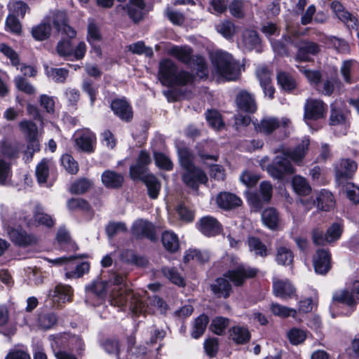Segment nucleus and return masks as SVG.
<instances>
[{"instance_id":"1","label":"nucleus","mask_w":359,"mask_h":359,"mask_svg":"<svg viewBox=\"0 0 359 359\" xmlns=\"http://www.w3.org/2000/svg\"><path fill=\"white\" fill-rule=\"evenodd\" d=\"M179 163L183 169L182 180L183 183L193 190H198L200 184H206L208 177L205 172L194 163V155L186 147L177 149Z\"/></svg>"},{"instance_id":"2","label":"nucleus","mask_w":359,"mask_h":359,"mask_svg":"<svg viewBox=\"0 0 359 359\" xmlns=\"http://www.w3.org/2000/svg\"><path fill=\"white\" fill-rule=\"evenodd\" d=\"M196 77V74L188 71L179 70L177 65L170 58H163L159 62L158 79L163 86H186L194 83Z\"/></svg>"},{"instance_id":"3","label":"nucleus","mask_w":359,"mask_h":359,"mask_svg":"<svg viewBox=\"0 0 359 359\" xmlns=\"http://www.w3.org/2000/svg\"><path fill=\"white\" fill-rule=\"evenodd\" d=\"M210 60L219 76L229 79L236 77L239 65L231 54L221 50H217L210 55Z\"/></svg>"},{"instance_id":"4","label":"nucleus","mask_w":359,"mask_h":359,"mask_svg":"<svg viewBox=\"0 0 359 359\" xmlns=\"http://www.w3.org/2000/svg\"><path fill=\"white\" fill-rule=\"evenodd\" d=\"M258 273L259 269L257 268L240 263L233 268L225 271L224 276L227 278L234 287H241L245 284L248 280L255 278Z\"/></svg>"},{"instance_id":"5","label":"nucleus","mask_w":359,"mask_h":359,"mask_svg":"<svg viewBox=\"0 0 359 359\" xmlns=\"http://www.w3.org/2000/svg\"><path fill=\"white\" fill-rule=\"evenodd\" d=\"M266 171L273 178L281 180L294 174L295 169L287 157L277 155L267 165Z\"/></svg>"},{"instance_id":"6","label":"nucleus","mask_w":359,"mask_h":359,"mask_svg":"<svg viewBox=\"0 0 359 359\" xmlns=\"http://www.w3.org/2000/svg\"><path fill=\"white\" fill-rule=\"evenodd\" d=\"M195 227L207 238L218 236L224 231L222 224L212 215H205L199 218L195 224Z\"/></svg>"},{"instance_id":"7","label":"nucleus","mask_w":359,"mask_h":359,"mask_svg":"<svg viewBox=\"0 0 359 359\" xmlns=\"http://www.w3.org/2000/svg\"><path fill=\"white\" fill-rule=\"evenodd\" d=\"M294 46L297 49L294 60L298 62H313L311 56L318 55L321 50L318 43L309 40H303L299 43H295Z\"/></svg>"},{"instance_id":"8","label":"nucleus","mask_w":359,"mask_h":359,"mask_svg":"<svg viewBox=\"0 0 359 359\" xmlns=\"http://www.w3.org/2000/svg\"><path fill=\"white\" fill-rule=\"evenodd\" d=\"M273 187L269 181H263L259 184V192L250 194L248 201L256 211H260L272 198Z\"/></svg>"},{"instance_id":"9","label":"nucleus","mask_w":359,"mask_h":359,"mask_svg":"<svg viewBox=\"0 0 359 359\" xmlns=\"http://www.w3.org/2000/svg\"><path fill=\"white\" fill-rule=\"evenodd\" d=\"M358 168L357 163L351 158H341L334 167L335 180L338 184H343L351 180Z\"/></svg>"},{"instance_id":"10","label":"nucleus","mask_w":359,"mask_h":359,"mask_svg":"<svg viewBox=\"0 0 359 359\" xmlns=\"http://www.w3.org/2000/svg\"><path fill=\"white\" fill-rule=\"evenodd\" d=\"M151 163V158L146 149L140 151L135 163L129 167V177L133 182H137L140 176L148 174L149 165Z\"/></svg>"},{"instance_id":"11","label":"nucleus","mask_w":359,"mask_h":359,"mask_svg":"<svg viewBox=\"0 0 359 359\" xmlns=\"http://www.w3.org/2000/svg\"><path fill=\"white\" fill-rule=\"evenodd\" d=\"M314 271L316 274L325 276L332 269V255L329 249H317L312 257Z\"/></svg>"},{"instance_id":"12","label":"nucleus","mask_w":359,"mask_h":359,"mask_svg":"<svg viewBox=\"0 0 359 359\" xmlns=\"http://www.w3.org/2000/svg\"><path fill=\"white\" fill-rule=\"evenodd\" d=\"M0 52L8 57L11 63L14 67H20V71L25 76H34L37 71L36 68L31 65H27L25 63L20 64V58L18 53L9 45L5 43H0Z\"/></svg>"},{"instance_id":"13","label":"nucleus","mask_w":359,"mask_h":359,"mask_svg":"<svg viewBox=\"0 0 359 359\" xmlns=\"http://www.w3.org/2000/svg\"><path fill=\"white\" fill-rule=\"evenodd\" d=\"M327 105L323 100L308 99L304 105V117L305 119L317 121L325 117Z\"/></svg>"},{"instance_id":"14","label":"nucleus","mask_w":359,"mask_h":359,"mask_svg":"<svg viewBox=\"0 0 359 359\" xmlns=\"http://www.w3.org/2000/svg\"><path fill=\"white\" fill-rule=\"evenodd\" d=\"M238 111L253 114L257 111V104L254 95L246 90H240L235 98Z\"/></svg>"},{"instance_id":"15","label":"nucleus","mask_w":359,"mask_h":359,"mask_svg":"<svg viewBox=\"0 0 359 359\" xmlns=\"http://www.w3.org/2000/svg\"><path fill=\"white\" fill-rule=\"evenodd\" d=\"M114 114L121 121L130 123L133 118V109L126 98H115L110 104Z\"/></svg>"},{"instance_id":"16","label":"nucleus","mask_w":359,"mask_h":359,"mask_svg":"<svg viewBox=\"0 0 359 359\" xmlns=\"http://www.w3.org/2000/svg\"><path fill=\"white\" fill-rule=\"evenodd\" d=\"M131 232L137 238L144 237L153 242L157 240L156 227L152 222L147 220L134 223L131 227Z\"/></svg>"},{"instance_id":"17","label":"nucleus","mask_w":359,"mask_h":359,"mask_svg":"<svg viewBox=\"0 0 359 359\" xmlns=\"http://www.w3.org/2000/svg\"><path fill=\"white\" fill-rule=\"evenodd\" d=\"M74 142L75 146L81 151L92 154L95 150L94 144L96 142V136L90 130H85L80 133Z\"/></svg>"},{"instance_id":"18","label":"nucleus","mask_w":359,"mask_h":359,"mask_svg":"<svg viewBox=\"0 0 359 359\" xmlns=\"http://www.w3.org/2000/svg\"><path fill=\"white\" fill-rule=\"evenodd\" d=\"M53 26L57 32H61L72 41L76 36V30L68 24V18L65 12L57 13L53 18Z\"/></svg>"},{"instance_id":"19","label":"nucleus","mask_w":359,"mask_h":359,"mask_svg":"<svg viewBox=\"0 0 359 359\" xmlns=\"http://www.w3.org/2000/svg\"><path fill=\"white\" fill-rule=\"evenodd\" d=\"M194 50L189 46L173 45L169 50L168 54L175 57L178 62L189 65L195 61Z\"/></svg>"},{"instance_id":"20","label":"nucleus","mask_w":359,"mask_h":359,"mask_svg":"<svg viewBox=\"0 0 359 359\" xmlns=\"http://www.w3.org/2000/svg\"><path fill=\"white\" fill-rule=\"evenodd\" d=\"M228 333L229 339L236 345H245L250 341L252 337L248 327L239 325L231 327Z\"/></svg>"},{"instance_id":"21","label":"nucleus","mask_w":359,"mask_h":359,"mask_svg":"<svg viewBox=\"0 0 359 359\" xmlns=\"http://www.w3.org/2000/svg\"><path fill=\"white\" fill-rule=\"evenodd\" d=\"M219 208L224 210H233L242 205V200L236 194L229 191H222L216 197Z\"/></svg>"},{"instance_id":"22","label":"nucleus","mask_w":359,"mask_h":359,"mask_svg":"<svg viewBox=\"0 0 359 359\" xmlns=\"http://www.w3.org/2000/svg\"><path fill=\"white\" fill-rule=\"evenodd\" d=\"M10 237L13 243L20 247L26 248L37 243V238L32 234L20 229H13L10 233Z\"/></svg>"},{"instance_id":"23","label":"nucleus","mask_w":359,"mask_h":359,"mask_svg":"<svg viewBox=\"0 0 359 359\" xmlns=\"http://www.w3.org/2000/svg\"><path fill=\"white\" fill-rule=\"evenodd\" d=\"M273 292L274 295L282 299H292L296 295V289L287 280H278L273 283Z\"/></svg>"},{"instance_id":"24","label":"nucleus","mask_w":359,"mask_h":359,"mask_svg":"<svg viewBox=\"0 0 359 359\" xmlns=\"http://www.w3.org/2000/svg\"><path fill=\"white\" fill-rule=\"evenodd\" d=\"M101 180L107 189H119L123 187L124 177L121 173L108 169L102 173Z\"/></svg>"},{"instance_id":"25","label":"nucleus","mask_w":359,"mask_h":359,"mask_svg":"<svg viewBox=\"0 0 359 359\" xmlns=\"http://www.w3.org/2000/svg\"><path fill=\"white\" fill-rule=\"evenodd\" d=\"M210 290L217 298L224 299L229 298L233 292L232 285L224 276L215 278L210 285Z\"/></svg>"},{"instance_id":"26","label":"nucleus","mask_w":359,"mask_h":359,"mask_svg":"<svg viewBox=\"0 0 359 359\" xmlns=\"http://www.w3.org/2000/svg\"><path fill=\"white\" fill-rule=\"evenodd\" d=\"M137 181L144 183L147 189V194L151 199H156L158 197L161 184L153 173L142 175Z\"/></svg>"},{"instance_id":"27","label":"nucleus","mask_w":359,"mask_h":359,"mask_svg":"<svg viewBox=\"0 0 359 359\" xmlns=\"http://www.w3.org/2000/svg\"><path fill=\"white\" fill-rule=\"evenodd\" d=\"M309 144V139L304 138L293 149L285 151L283 155L294 163L302 162L307 154Z\"/></svg>"},{"instance_id":"28","label":"nucleus","mask_w":359,"mask_h":359,"mask_svg":"<svg viewBox=\"0 0 359 359\" xmlns=\"http://www.w3.org/2000/svg\"><path fill=\"white\" fill-rule=\"evenodd\" d=\"M263 224L269 229L277 230L280 224V215L278 210L273 207L264 209L261 215Z\"/></svg>"},{"instance_id":"29","label":"nucleus","mask_w":359,"mask_h":359,"mask_svg":"<svg viewBox=\"0 0 359 359\" xmlns=\"http://www.w3.org/2000/svg\"><path fill=\"white\" fill-rule=\"evenodd\" d=\"M247 244L249 250L254 252L256 257L264 258L271 254V250L258 236H249L247 239Z\"/></svg>"},{"instance_id":"30","label":"nucleus","mask_w":359,"mask_h":359,"mask_svg":"<svg viewBox=\"0 0 359 359\" xmlns=\"http://www.w3.org/2000/svg\"><path fill=\"white\" fill-rule=\"evenodd\" d=\"M313 203L318 210L327 212L334 206L335 200L333 194L330 191L323 189L318 194Z\"/></svg>"},{"instance_id":"31","label":"nucleus","mask_w":359,"mask_h":359,"mask_svg":"<svg viewBox=\"0 0 359 359\" xmlns=\"http://www.w3.org/2000/svg\"><path fill=\"white\" fill-rule=\"evenodd\" d=\"M280 123L277 118H264L255 126L257 132L264 135H271L276 130L280 128Z\"/></svg>"},{"instance_id":"32","label":"nucleus","mask_w":359,"mask_h":359,"mask_svg":"<svg viewBox=\"0 0 359 359\" xmlns=\"http://www.w3.org/2000/svg\"><path fill=\"white\" fill-rule=\"evenodd\" d=\"M161 243L163 248L169 253L174 254L180 250L178 236L172 231H163L161 235Z\"/></svg>"},{"instance_id":"33","label":"nucleus","mask_w":359,"mask_h":359,"mask_svg":"<svg viewBox=\"0 0 359 359\" xmlns=\"http://www.w3.org/2000/svg\"><path fill=\"white\" fill-rule=\"evenodd\" d=\"M51 30V25L49 22H41L39 25L32 27L31 34L34 40L43 41L50 38Z\"/></svg>"},{"instance_id":"34","label":"nucleus","mask_w":359,"mask_h":359,"mask_svg":"<svg viewBox=\"0 0 359 359\" xmlns=\"http://www.w3.org/2000/svg\"><path fill=\"white\" fill-rule=\"evenodd\" d=\"M275 260L278 265L290 266L293 264L294 253L286 246H280L276 248Z\"/></svg>"},{"instance_id":"35","label":"nucleus","mask_w":359,"mask_h":359,"mask_svg":"<svg viewBox=\"0 0 359 359\" xmlns=\"http://www.w3.org/2000/svg\"><path fill=\"white\" fill-rule=\"evenodd\" d=\"M53 301L65 303L72 301V287L69 285H57L54 290L50 292Z\"/></svg>"},{"instance_id":"36","label":"nucleus","mask_w":359,"mask_h":359,"mask_svg":"<svg viewBox=\"0 0 359 359\" xmlns=\"http://www.w3.org/2000/svg\"><path fill=\"white\" fill-rule=\"evenodd\" d=\"M210 322L208 316L205 313H201L194 320L191 335L194 339H199L206 330L207 326Z\"/></svg>"},{"instance_id":"37","label":"nucleus","mask_w":359,"mask_h":359,"mask_svg":"<svg viewBox=\"0 0 359 359\" xmlns=\"http://www.w3.org/2000/svg\"><path fill=\"white\" fill-rule=\"evenodd\" d=\"M9 312L6 306H0V334L6 337H11L15 334V329L8 326Z\"/></svg>"},{"instance_id":"38","label":"nucleus","mask_w":359,"mask_h":359,"mask_svg":"<svg viewBox=\"0 0 359 359\" xmlns=\"http://www.w3.org/2000/svg\"><path fill=\"white\" fill-rule=\"evenodd\" d=\"M277 83L281 89L286 92H291L297 88L295 79L285 72H280L277 74Z\"/></svg>"},{"instance_id":"39","label":"nucleus","mask_w":359,"mask_h":359,"mask_svg":"<svg viewBox=\"0 0 359 359\" xmlns=\"http://www.w3.org/2000/svg\"><path fill=\"white\" fill-rule=\"evenodd\" d=\"M229 324V319L223 316L215 317L210 325L209 329L211 332L218 336H222Z\"/></svg>"},{"instance_id":"40","label":"nucleus","mask_w":359,"mask_h":359,"mask_svg":"<svg viewBox=\"0 0 359 359\" xmlns=\"http://www.w3.org/2000/svg\"><path fill=\"white\" fill-rule=\"evenodd\" d=\"M49 172V160L43 158L36 165L35 170L36 178L39 184H45L47 182Z\"/></svg>"},{"instance_id":"41","label":"nucleus","mask_w":359,"mask_h":359,"mask_svg":"<svg viewBox=\"0 0 359 359\" xmlns=\"http://www.w3.org/2000/svg\"><path fill=\"white\" fill-rule=\"evenodd\" d=\"M153 156L155 165L160 170L170 171L173 169V163L165 154L161 151H154Z\"/></svg>"},{"instance_id":"42","label":"nucleus","mask_w":359,"mask_h":359,"mask_svg":"<svg viewBox=\"0 0 359 359\" xmlns=\"http://www.w3.org/2000/svg\"><path fill=\"white\" fill-rule=\"evenodd\" d=\"M161 273L163 275L169 279V280L180 287H184L186 283L184 279L182 277L180 273L175 267L164 266L161 269Z\"/></svg>"},{"instance_id":"43","label":"nucleus","mask_w":359,"mask_h":359,"mask_svg":"<svg viewBox=\"0 0 359 359\" xmlns=\"http://www.w3.org/2000/svg\"><path fill=\"white\" fill-rule=\"evenodd\" d=\"M57 322V317L53 312L41 313L38 316V325L47 330L51 329Z\"/></svg>"},{"instance_id":"44","label":"nucleus","mask_w":359,"mask_h":359,"mask_svg":"<svg viewBox=\"0 0 359 359\" xmlns=\"http://www.w3.org/2000/svg\"><path fill=\"white\" fill-rule=\"evenodd\" d=\"M332 302L335 304H341L352 307L356 304L353 295L348 289L336 292L332 297Z\"/></svg>"},{"instance_id":"45","label":"nucleus","mask_w":359,"mask_h":359,"mask_svg":"<svg viewBox=\"0 0 359 359\" xmlns=\"http://www.w3.org/2000/svg\"><path fill=\"white\" fill-rule=\"evenodd\" d=\"M297 68L307 79L310 84L313 85L316 88H318L322 81V74L320 72L319 70L309 69L304 66H297Z\"/></svg>"},{"instance_id":"46","label":"nucleus","mask_w":359,"mask_h":359,"mask_svg":"<svg viewBox=\"0 0 359 359\" xmlns=\"http://www.w3.org/2000/svg\"><path fill=\"white\" fill-rule=\"evenodd\" d=\"M346 121V116L343 109L339 107L331 105L329 124L335 126L345 124Z\"/></svg>"},{"instance_id":"47","label":"nucleus","mask_w":359,"mask_h":359,"mask_svg":"<svg viewBox=\"0 0 359 359\" xmlns=\"http://www.w3.org/2000/svg\"><path fill=\"white\" fill-rule=\"evenodd\" d=\"M92 185V182L88 178H80L72 184L70 191L74 194H83L86 193Z\"/></svg>"},{"instance_id":"48","label":"nucleus","mask_w":359,"mask_h":359,"mask_svg":"<svg viewBox=\"0 0 359 359\" xmlns=\"http://www.w3.org/2000/svg\"><path fill=\"white\" fill-rule=\"evenodd\" d=\"M126 262L141 268L146 267L149 263L146 257L137 255L132 250L126 252Z\"/></svg>"},{"instance_id":"49","label":"nucleus","mask_w":359,"mask_h":359,"mask_svg":"<svg viewBox=\"0 0 359 359\" xmlns=\"http://www.w3.org/2000/svg\"><path fill=\"white\" fill-rule=\"evenodd\" d=\"M205 118L209 126L213 128H221L224 125L222 115L216 109H208L205 112Z\"/></svg>"},{"instance_id":"50","label":"nucleus","mask_w":359,"mask_h":359,"mask_svg":"<svg viewBox=\"0 0 359 359\" xmlns=\"http://www.w3.org/2000/svg\"><path fill=\"white\" fill-rule=\"evenodd\" d=\"M61 163L66 171L71 175H76L79 172V163L71 154H63L61 157Z\"/></svg>"},{"instance_id":"51","label":"nucleus","mask_w":359,"mask_h":359,"mask_svg":"<svg viewBox=\"0 0 359 359\" xmlns=\"http://www.w3.org/2000/svg\"><path fill=\"white\" fill-rule=\"evenodd\" d=\"M338 18L348 29L357 30L358 29L359 21L357 14H353L346 10Z\"/></svg>"},{"instance_id":"52","label":"nucleus","mask_w":359,"mask_h":359,"mask_svg":"<svg viewBox=\"0 0 359 359\" xmlns=\"http://www.w3.org/2000/svg\"><path fill=\"white\" fill-rule=\"evenodd\" d=\"M149 301L151 306L156 308L160 314L166 316L169 309V305L163 297L154 294L149 297Z\"/></svg>"},{"instance_id":"53","label":"nucleus","mask_w":359,"mask_h":359,"mask_svg":"<svg viewBox=\"0 0 359 359\" xmlns=\"http://www.w3.org/2000/svg\"><path fill=\"white\" fill-rule=\"evenodd\" d=\"M98 88L99 86L95 85L94 82L90 79L85 80L83 83L82 89L88 95L91 106L95 104V102L97 100Z\"/></svg>"},{"instance_id":"54","label":"nucleus","mask_w":359,"mask_h":359,"mask_svg":"<svg viewBox=\"0 0 359 359\" xmlns=\"http://www.w3.org/2000/svg\"><path fill=\"white\" fill-rule=\"evenodd\" d=\"M287 337L291 344L297 346L306 340V332L299 328L293 327L288 332Z\"/></svg>"},{"instance_id":"55","label":"nucleus","mask_w":359,"mask_h":359,"mask_svg":"<svg viewBox=\"0 0 359 359\" xmlns=\"http://www.w3.org/2000/svg\"><path fill=\"white\" fill-rule=\"evenodd\" d=\"M176 211L181 221L187 224L194 222L195 218L194 211L191 210L184 203H180L178 205Z\"/></svg>"},{"instance_id":"56","label":"nucleus","mask_w":359,"mask_h":359,"mask_svg":"<svg viewBox=\"0 0 359 359\" xmlns=\"http://www.w3.org/2000/svg\"><path fill=\"white\" fill-rule=\"evenodd\" d=\"M294 191L301 196L309 195L311 191V188L305 178L299 177L294 178L292 181Z\"/></svg>"},{"instance_id":"57","label":"nucleus","mask_w":359,"mask_h":359,"mask_svg":"<svg viewBox=\"0 0 359 359\" xmlns=\"http://www.w3.org/2000/svg\"><path fill=\"white\" fill-rule=\"evenodd\" d=\"M219 348V339L216 337L208 338L204 341V349L207 355L212 358H215Z\"/></svg>"},{"instance_id":"58","label":"nucleus","mask_w":359,"mask_h":359,"mask_svg":"<svg viewBox=\"0 0 359 359\" xmlns=\"http://www.w3.org/2000/svg\"><path fill=\"white\" fill-rule=\"evenodd\" d=\"M102 36L97 25L94 22H89L87 29V41L90 46L95 41H100Z\"/></svg>"},{"instance_id":"59","label":"nucleus","mask_w":359,"mask_h":359,"mask_svg":"<svg viewBox=\"0 0 359 359\" xmlns=\"http://www.w3.org/2000/svg\"><path fill=\"white\" fill-rule=\"evenodd\" d=\"M343 225L338 222H334L326 231L328 243L338 241L343 233Z\"/></svg>"},{"instance_id":"60","label":"nucleus","mask_w":359,"mask_h":359,"mask_svg":"<svg viewBox=\"0 0 359 359\" xmlns=\"http://www.w3.org/2000/svg\"><path fill=\"white\" fill-rule=\"evenodd\" d=\"M56 50L60 56L66 57L73 54V45L69 39H62L58 41Z\"/></svg>"},{"instance_id":"61","label":"nucleus","mask_w":359,"mask_h":359,"mask_svg":"<svg viewBox=\"0 0 359 359\" xmlns=\"http://www.w3.org/2000/svg\"><path fill=\"white\" fill-rule=\"evenodd\" d=\"M193 64L197 66L196 74L201 79H206L208 76V69L205 58L201 55H196Z\"/></svg>"},{"instance_id":"62","label":"nucleus","mask_w":359,"mask_h":359,"mask_svg":"<svg viewBox=\"0 0 359 359\" xmlns=\"http://www.w3.org/2000/svg\"><path fill=\"white\" fill-rule=\"evenodd\" d=\"M128 231L127 226L124 222H109L105 228L107 235L112 238L116 236L118 232L125 233Z\"/></svg>"},{"instance_id":"63","label":"nucleus","mask_w":359,"mask_h":359,"mask_svg":"<svg viewBox=\"0 0 359 359\" xmlns=\"http://www.w3.org/2000/svg\"><path fill=\"white\" fill-rule=\"evenodd\" d=\"M34 221L40 226L51 228L55 224V220L50 215L42 211H36L34 215Z\"/></svg>"},{"instance_id":"64","label":"nucleus","mask_w":359,"mask_h":359,"mask_svg":"<svg viewBox=\"0 0 359 359\" xmlns=\"http://www.w3.org/2000/svg\"><path fill=\"white\" fill-rule=\"evenodd\" d=\"M67 207L70 210H81L88 211L90 209V203L83 198H69L67 201Z\"/></svg>"}]
</instances>
